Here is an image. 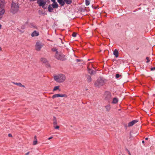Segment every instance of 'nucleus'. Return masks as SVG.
<instances>
[{"label": "nucleus", "mask_w": 155, "mask_h": 155, "mask_svg": "<svg viewBox=\"0 0 155 155\" xmlns=\"http://www.w3.org/2000/svg\"><path fill=\"white\" fill-rule=\"evenodd\" d=\"M65 56L61 53L58 52L56 53L55 55V58L58 60L61 61H65L66 58L65 57Z\"/></svg>", "instance_id": "obj_4"}, {"label": "nucleus", "mask_w": 155, "mask_h": 155, "mask_svg": "<svg viewBox=\"0 0 155 155\" xmlns=\"http://www.w3.org/2000/svg\"><path fill=\"white\" fill-rule=\"evenodd\" d=\"M142 143H144V140L142 141Z\"/></svg>", "instance_id": "obj_42"}, {"label": "nucleus", "mask_w": 155, "mask_h": 155, "mask_svg": "<svg viewBox=\"0 0 155 155\" xmlns=\"http://www.w3.org/2000/svg\"><path fill=\"white\" fill-rule=\"evenodd\" d=\"M54 127L55 129H59V127L58 126H54Z\"/></svg>", "instance_id": "obj_32"}, {"label": "nucleus", "mask_w": 155, "mask_h": 155, "mask_svg": "<svg viewBox=\"0 0 155 155\" xmlns=\"http://www.w3.org/2000/svg\"><path fill=\"white\" fill-rule=\"evenodd\" d=\"M59 97H67V95L65 94H55L53 95L52 97L53 99L55 98Z\"/></svg>", "instance_id": "obj_8"}, {"label": "nucleus", "mask_w": 155, "mask_h": 155, "mask_svg": "<svg viewBox=\"0 0 155 155\" xmlns=\"http://www.w3.org/2000/svg\"><path fill=\"white\" fill-rule=\"evenodd\" d=\"M65 3L67 5L71 4L72 2V0H64Z\"/></svg>", "instance_id": "obj_23"}, {"label": "nucleus", "mask_w": 155, "mask_h": 155, "mask_svg": "<svg viewBox=\"0 0 155 155\" xmlns=\"http://www.w3.org/2000/svg\"><path fill=\"white\" fill-rule=\"evenodd\" d=\"M5 10L4 8H0V19L2 18L5 13Z\"/></svg>", "instance_id": "obj_11"}, {"label": "nucleus", "mask_w": 155, "mask_h": 155, "mask_svg": "<svg viewBox=\"0 0 155 155\" xmlns=\"http://www.w3.org/2000/svg\"><path fill=\"white\" fill-rule=\"evenodd\" d=\"M145 140H148V137H146V138H145Z\"/></svg>", "instance_id": "obj_41"}, {"label": "nucleus", "mask_w": 155, "mask_h": 155, "mask_svg": "<svg viewBox=\"0 0 155 155\" xmlns=\"http://www.w3.org/2000/svg\"><path fill=\"white\" fill-rule=\"evenodd\" d=\"M128 153L129 154V155H131L130 152H129V151L128 150Z\"/></svg>", "instance_id": "obj_38"}, {"label": "nucleus", "mask_w": 155, "mask_h": 155, "mask_svg": "<svg viewBox=\"0 0 155 155\" xmlns=\"http://www.w3.org/2000/svg\"><path fill=\"white\" fill-rule=\"evenodd\" d=\"M51 5L52 7L53 8H57L58 7V4L57 2H53L52 4H50Z\"/></svg>", "instance_id": "obj_13"}, {"label": "nucleus", "mask_w": 155, "mask_h": 155, "mask_svg": "<svg viewBox=\"0 0 155 155\" xmlns=\"http://www.w3.org/2000/svg\"><path fill=\"white\" fill-rule=\"evenodd\" d=\"M114 55L116 58H117L118 56V51L117 49H115L113 52Z\"/></svg>", "instance_id": "obj_19"}, {"label": "nucleus", "mask_w": 155, "mask_h": 155, "mask_svg": "<svg viewBox=\"0 0 155 155\" xmlns=\"http://www.w3.org/2000/svg\"><path fill=\"white\" fill-rule=\"evenodd\" d=\"M137 120H133L132 121L129 123L128 124V127L132 126L133 125H134L135 123H137Z\"/></svg>", "instance_id": "obj_14"}, {"label": "nucleus", "mask_w": 155, "mask_h": 155, "mask_svg": "<svg viewBox=\"0 0 155 155\" xmlns=\"http://www.w3.org/2000/svg\"><path fill=\"white\" fill-rule=\"evenodd\" d=\"M2 50V48L1 47H0V51Z\"/></svg>", "instance_id": "obj_44"}, {"label": "nucleus", "mask_w": 155, "mask_h": 155, "mask_svg": "<svg viewBox=\"0 0 155 155\" xmlns=\"http://www.w3.org/2000/svg\"><path fill=\"white\" fill-rule=\"evenodd\" d=\"M29 152H28L27 153L25 154H26V155H28V154H29Z\"/></svg>", "instance_id": "obj_39"}, {"label": "nucleus", "mask_w": 155, "mask_h": 155, "mask_svg": "<svg viewBox=\"0 0 155 155\" xmlns=\"http://www.w3.org/2000/svg\"><path fill=\"white\" fill-rule=\"evenodd\" d=\"M8 136L9 137H12V135L11 134H8Z\"/></svg>", "instance_id": "obj_35"}, {"label": "nucleus", "mask_w": 155, "mask_h": 155, "mask_svg": "<svg viewBox=\"0 0 155 155\" xmlns=\"http://www.w3.org/2000/svg\"><path fill=\"white\" fill-rule=\"evenodd\" d=\"M2 25H1L0 24V29H1L2 28Z\"/></svg>", "instance_id": "obj_40"}, {"label": "nucleus", "mask_w": 155, "mask_h": 155, "mask_svg": "<svg viewBox=\"0 0 155 155\" xmlns=\"http://www.w3.org/2000/svg\"><path fill=\"white\" fill-rule=\"evenodd\" d=\"M105 100L110 101L111 99V93L109 91L105 92L104 94Z\"/></svg>", "instance_id": "obj_6"}, {"label": "nucleus", "mask_w": 155, "mask_h": 155, "mask_svg": "<svg viewBox=\"0 0 155 155\" xmlns=\"http://www.w3.org/2000/svg\"><path fill=\"white\" fill-rule=\"evenodd\" d=\"M77 34L75 32H73L72 34V36L73 37H75L76 36Z\"/></svg>", "instance_id": "obj_29"}, {"label": "nucleus", "mask_w": 155, "mask_h": 155, "mask_svg": "<svg viewBox=\"0 0 155 155\" xmlns=\"http://www.w3.org/2000/svg\"><path fill=\"white\" fill-rule=\"evenodd\" d=\"M44 45L43 43L39 41L37 42L35 45L36 50L38 51H39Z\"/></svg>", "instance_id": "obj_5"}, {"label": "nucleus", "mask_w": 155, "mask_h": 155, "mask_svg": "<svg viewBox=\"0 0 155 155\" xmlns=\"http://www.w3.org/2000/svg\"><path fill=\"white\" fill-rule=\"evenodd\" d=\"M51 50L53 51H55L56 52V53H57L58 52V49H57L56 48H52L51 49Z\"/></svg>", "instance_id": "obj_26"}, {"label": "nucleus", "mask_w": 155, "mask_h": 155, "mask_svg": "<svg viewBox=\"0 0 155 155\" xmlns=\"http://www.w3.org/2000/svg\"><path fill=\"white\" fill-rule=\"evenodd\" d=\"M52 138H53L52 137H50L48 138V139L49 140H50V139H52Z\"/></svg>", "instance_id": "obj_37"}, {"label": "nucleus", "mask_w": 155, "mask_h": 155, "mask_svg": "<svg viewBox=\"0 0 155 155\" xmlns=\"http://www.w3.org/2000/svg\"><path fill=\"white\" fill-rule=\"evenodd\" d=\"M37 143V140L36 139V140L34 141L33 142V145H36Z\"/></svg>", "instance_id": "obj_28"}, {"label": "nucleus", "mask_w": 155, "mask_h": 155, "mask_svg": "<svg viewBox=\"0 0 155 155\" xmlns=\"http://www.w3.org/2000/svg\"><path fill=\"white\" fill-rule=\"evenodd\" d=\"M46 1L45 0H37V3L38 4L39 6H42L44 9L46 8L45 7V6L46 3Z\"/></svg>", "instance_id": "obj_7"}, {"label": "nucleus", "mask_w": 155, "mask_h": 155, "mask_svg": "<svg viewBox=\"0 0 155 155\" xmlns=\"http://www.w3.org/2000/svg\"><path fill=\"white\" fill-rule=\"evenodd\" d=\"M58 2L61 6H63L65 4V2L63 0H57Z\"/></svg>", "instance_id": "obj_15"}, {"label": "nucleus", "mask_w": 155, "mask_h": 155, "mask_svg": "<svg viewBox=\"0 0 155 155\" xmlns=\"http://www.w3.org/2000/svg\"><path fill=\"white\" fill-rule=\"evenodd\" d=\"M40 61L41 62L48 65L49 67L50 66V64L48 63V61L47 59L45 58H42L40 59Z\"/></svg>", "instance_id": "obj_9"}, {"label": "nucleus", "mask_w": 155, "mask_h": 155, "mask_svg": "<svg viewBox=\"0 0 155 155\" xmlns=\"http://www.w3.org/2000/svg\"><path fill=\"white\" fill-rule=\"evenodd\" d=\"M146 59L147 60V61H146V62L149 63L150 61V60L149 59V58L148 57H147Z\"/></svg>", "instance_id": "obj_31"}, {"label": "nucleus", "mask_w": 155, "mask_h": 155, "mask_svg": "<svg viewBox=\"0 0 155 155\" xmlns=\"http://www.w3.org/2000/svg\"><path fill=\"white\" fill-rule=\"evenodd\" d=\"M34 138L35 139H36V136H35L34 137Z\"/></svg>", "instance_id": "obj_43"}, {"label": "nucleus", "mask_w": 155, "mask_h": 155, "mask_svg": "<svg viewBox=\"0 0 155 155\" xmlns=\"http://www.w3.org/2000/svg\"><path fill=\"white\" fill-rule=\"evenodd\" d=\"M86 78L87 79V81L88 82H90L92 80L91 77L89 75L86 76Z\"/></svg>", "instance_id": "obj_22"}, {"label": "nucleus", "mask_w": 155, "mask_h": 155, "mask_svg": "<svg viewBox=\"0 0 155 155\" xmlns=\"http://www.w3.org/2000/svg\"><path fill=\"white\" fill-rule=\"evenodd\" d=\"M19 9V6L18 4L12 2V3L11 12L13 14H15L17 13Z\"/></svg>", "instance_id": "obj_2"}, {"label": "nucleus", "mask_w": 155, "mask_h": 155, "mask_svg": "<svg viewBox=\"0 0 155 155\" xmlns=\"http://www.w3.org/2000/svg\"><path fill=\"white\" fill-rule=\"evenodd\" d=\"M121 76V75H120L119 74H116L115 75V77L116 78H118Z\"/></svg>", "instance_id": "obj_30"}, {"label": "nucleus", "mask_w": 155, "mask_h": 155, "mask_svg": "<svg viewBox=\"0 0 155 155\" xmlns=\"http://www.w3.org/2000/svg\"><path fill=\"white\" fill-rule=\"evenodd\" d=\"M53 118V124L54 126H55L57 124V120L55 117L54 116Z\"/></svg>", "instance_id": "obj_21"}, {"label": "nucleus", "mask_w": 155, "mask_h": 155, "mask_svg": "<svg viewBox=\"0 0 155 155\" xmlns=\"http://www.w3.org/2000/svg\"><path fill=\"white\" fill-rule=\"evenodd\" d=\"M59 86H55L54 87L53 89V91H56L57 90H58L59 89Z\"/></svg>", "instance_id": "obj_25"}, {"label": "nucleus", "mask_w": 155, "mask_h": 155, "mask_svg": "<svg viewBox=\"0 0 155 155\" xmlns=\"http://www.w3.org/2000/svg\"><path fill=\"white\" fill-rule=\"evenodd\" d=\"M76 61L77 62H80L81 61V60L80 59H76Z\"/></svg>", "instance_id": "obj_34"}, {"label": "nucleus", "mask_w": 155, "mask_h": 155, "mask_svg": "<svg viewBox=\"0 0 155 155\" xmlns=\"http://www.w3.org/2000/svg\"><path fill=\"white\" fill-rule=\"evenodd\" d=\"M13 83L14 84L20 87H25V86L23 85H22L21 83L14 82Z\"/></svg>", "instance_id": "obj_20"}, {"label": "nucleus", "mask_w": 155, "mask_h": 155, "mask_svg": "<svg viewBox=\"0 0 155 155\" xmlns=\"http://www.w3.org/2000/svg\"><path fill=\"white\" fill-rule=\"evenodd\" d=\"M88 71L89 73L91 74H94L96 73L95 71L88 68Z\"/></svg>", "instance_id": "obj_16"}, {"label": "nucleus", "mask_w": 155, "mask_h": 155, "mask_svg": "<svg viewBox=\"0 0 155 155\" xmlns=\"http://www.w3.org/2000/svg\"><path fill=\"white\" fill-rule=\"evenodd\" d=\"M65 76L63 74H61L54 76V79L57 82L62 83L65 81L66 79Z\"/></svg>", "instance_id": "obj_1"}, {"label": "nucleus", "mask_w": 155, "mask_h": 155, "mask_svg": "<svg viewBox=\"0 0 155 155\" xmlns=\"http://www.w3.org/2000/svg\"><path fill=\"white\" fill-rule=\"evenodd\" d=\"M151 71H154L155 70V67L152 68H151Z\"/></svg>", "instance_id": "obj_33"}, {"label": "nucleus", "mask_w": 155, "mask_h": 155, "mask_svg": "<svg viewBox=\"0 0 155 155\" xmlns=\"http://www.w3.org/2000/svg\"><path fill=\"white\" fill-rule=\"evenodd\" d=\"M104 81L101 78H98L94 83L95 87H100L103 86L104 84Z\"/></svg>", "instance_id": "obj_3"}, {"label": "nucleus", "mask_w": 155, "mask_h": 155, "mask_svg": "<svg viewBox=\"0 0 155 155\" xmlns=\"http://www.w3.org/2000/svg\"><path fill=\"white\" fill-rule=\"evenodd\" d=\"M5 0H0V8H5Z\"/></svg>", "instance_id": "obj_10"}, {"label": "nucleus", "mask_w": 155, "mask_h": 155, "mask_svg": "<svg viewBox=\"0 0 155 155\" xmlns=\"http://www.w3.org/2000/svg\"><path fill=\"white\" fill-rule=\"evenodd\" d=\"M51 1L53 3L56 2L55 1V0H51Z\"/></svg>", "instance_id": "obj_36"}, {"label": "nucleus", "mask_w": 155, "mask_h": 155, "mask_svg": "<svg viewBox=\"0 0 155 155\" xmlns=\"http://www.w3.org/2000/svg\"><path fill=\"white\" fill-rule=\"evenodd\" d=\"M118 99L117 97H114L113 99L112 103L113 104H116L118 103Z\"/></svg>", "instance_id": "obj_17"}, {"label": "nucleus", "mask_w": 155, "mask_h": 155, "mask_svg": "<svg viewBox=\"0 0 155 155\" xmlns=\"http://www.w3.org/2000/svg\"><path fill=\"white\" fill-rule=\"evenodd\" d=\"M39 35V33L36 31H34L31 34V36L32 37L38 36Z\"/></svg>", "instance_id": "obj_12"}, {"label": "nucleus", "mask_w": 155, "mask_h": 155, "mask_svg": "<svg viewBox=\"0 0 155 155\" xmlns=\"http://www.w3.org/2000/svg\"><path fill=\"white\" fill-rule=\"evenodd\" d=\"M105 107L106 108V110L107 111H109L110 110L111 108L110 105L109 104L105 106Z\"/></svg>", "instance_id": "obj_24"}, {"label": "nucleus", "mask_w": 155, "mask_h": 155, "mask_svg": "<svg viewBox=\"0 0 155 155\" xmlns=\"http://www.w3.org/2000/svg\"><path fill=\"white\" fill-rule=\"evenodd\" d=\"M85 4L87 6L88 5L90 4V1L89 0H85Z\"/></svg>", "instance_id": "obj_27"}, {"label": "nucleus", "mask_w": 155, "mask_h": 155, "mask_svg": "<svg viewBox=\"0 0 155 155\" xmlns=\"http://www.w3.org/2000/svg\"><path fill=\"white\" fill-rule=\"evenodd\" d=\"M53 8L52 7L51 5L50 4L49 5L48 9V11L49 12H52L53 11Z\"/></svg>", "instance_id": "obj_18"}]
</instances>
